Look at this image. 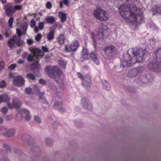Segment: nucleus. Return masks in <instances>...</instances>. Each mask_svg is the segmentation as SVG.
Masks as SVG:
<instances>
[{
	"label": "nucleus",
	"instance_id": "1",
	"mask_svg": "<svg viewBox=\"0 0 161 161\" xmlns=\"http://www.w3.org/2000/svg\"><path fill=\"white\" fill-rule=\"evenodd\" d=\"M119 10L122 17L127 23L137 25L145 22L143 12L133 4H121Z\"/></svg>",
	"mask_w": 161,
	"mask_h": 161
},
{
	"label": "nucleus",
	"instance_id": "2",
	"mask_svg": "<svg viewBox=\"0 0 161 161\" xmlns=\"http://www.w3.org/2000/svg\"><path fill=\"white\" fill-rule=\"evenodd\" d=\"M133 56L131 57L129 54H126L123 56L120 66L123 68L131 66L137 62H140L147 57L148 53L146 49L141 47H135L131 50Z\"/></svg>",
	"mask_w": 161,
	"mask_h": 161
},
{
	"label": "nucleus",
	"instance_id": "3",
	"mask_svg": "<svg viewBox=\"0 0 161 161\" xmlns=\"http://www.w3.org/2000/svg\"><path fill=\"white\" fill-rule=\"evenodd\" d=\"M44 70L49 76L55 80L56 83L62 89H65L64 84L63 81V80L64 77L60 69L57 66L51 67L49 66H47L45 68Z\"/></svg>",
	"mask_w": 161,
	"mask_h": 161
},
{
	"label": "nucleus",
	"instance_id": "4",
	"mask_svg": "<svg viewBox=\"0 0 161 161\" xmlns=\"http://www.w3.org/2000/svg\"><path fill=\"white\" fill-rule=\"evenodd\" d=\"M152 56L155 61L150 62L148 64V69L154 72H161V67L158 63L161 62V47L155 51Z\"/></svg>",
	"mask_w": 161,
	"mask_h": 161
},
{
	"label": "nucleus",
	"instance_id": "5",
	"mask_svg": "<svg viewBox=\"0 0 161 161\" xmlns=\"http://www.w3.org/2000/svg\"><path fill=\"white\" fill-rule=\"evenodd\" d=\"M10 98L8 96L5 94H3L0 95V103L4 102L7 103V105L11 109L13 108H18L20 107L21 105V103L19 101L15 102L14 99L12 101V103L11 104L9 103Z\"/></svg>",
	"mask_w": 161,
	"mask_h": 161
},
{
	"label": "nucleus",
	"instance_id": "6",
	"mask_svg": "<svg viewBox=\"0 0 161 161\" xmlns=\"http://www.w3.org/2000/svg\"><path fill=\"white\" fill-rule=\"evenodd\" d=\"M93 13L95 17L101 21H106L108 19L109 15L104 10L97 9L94 11Z\"/></svg>",
	"mask_w": 161,
	"mask_h": 161
},
{
	"label": "nucleus",
	"instance_id": "7",
	"mask_svg": "<svg viewBox=\"0 0 161 161\" xmlns=\"http://www.w3.org/2000/svg\"><path fill=\"white\" fill-rule=\"evenodd\" d=\"M77 76L78 78L82 81V84L83 86L86 89L89 90L90 88L91 84L92 83L91 77L89 75L85 76L80 72H77Z\"/></svg>",
	"mask_w": 161,
	"mask_h": 161
},
{
	"label": "nucleus",
	"instance_id": "8",
	"mask_svg": "<svg viewBox=\"0 0 161 161\" xmlns=\"http://www.w3.org/2000/svg\"><path fill=\"white\" fill-rule=\"evenodd\" d=\"M23 43L24 41L16 35L13 36L8 41V45L11 49L15 47V44L17 46L20 47Z\"/></svg>",
	"mask_w": 161,
	"mask_h": 161
},
{
	"label": "nucleus",
	"instance_id": "9",
	"mask_svg": "<svg viewBox=\"0 0 161 161\" xmlns=\"http://www.w3.org/2000/svg\"><path fill=\"white\" fill-rule=\"evenodd\" d=\"M107 29V26L102 24L98 29V33L96 35L97 37L99 40L104 38V36H108L109 35Z\"/></svg>",
	"mask_w": 161,
	"mask_h": 161
},
{
	"label": "nucleus",
	"instance_id": "10",
	"mask_svg": "<svg viewBox=\"0 0 161 161\" xmlns=\"http://www.w3.org/2000/svg\"><path fill=\"white\" fill-rule=\"evenodd\" d=\"M3 9L6 16L8 17L13 16L14 14L13 5L11 3H7L3 6Z\"/></svg>",
	"mask_w": 161,
	"mask_h": 161
},
{
	"label": "nucleus",
	"instance_id": "11",
	"mask_svg": "<svg viewBox=\"0 0 161 161\" xmlns=\"http://www.w3.org/2000/svg\"><path fill=\"white\" fill-rule=\"evenodd\" d=\"M103 50L106 55L109 57L113 56L117 52L115 47L112 45H108L104 47Z\"/></svg>",
	"mask_w": 161,
	"mask_h": 161
},
{
	"label": "nucleus",
	"instance_id": "12",
	"mask_svg": "<svg viewBox=\"0 0 161 161\" xmlns=\"http://www.w3.org/2000/svg\"><path fill=\"white\" fill-rule=\"evenodd\" d=\"M24 83V79L22 76L18 75L14 78L13 83L14 85L19 87L23 85Z\"/></svg>",
	"mask_w": 161,
	"mask_h": 161
},
{
	"label": "nucleus",
	"instance_id": "13",
	"mask_svg": "<svg viewBox=\"0 0 161 161\" xmlns=\"http://www.w3.org/2000/svg\"><path fill=\"white\" fill-rule=\"evenodd\" d=\"M31 52L32 53L33 56L35 57V59L39 58V57H42L43 56L42 55V52L41 50L36 48H32L31 49Z\"/></svg>",
	"mask_w": 161,
	"mask_h": 161
},
{
	"label": "nucleus",
	"instance_id": "14",
	"mask_svg": "<svg viewBox=\"0 0 161 161\" xmlns=\"http://www.w3.org/2000/svg\"><path fill=\"white\" fill-rule=\"evenodd\" d=\"M141 73V68L137 67L130 71L128 74V76L130 78L135 77L136 75L140 74Z\"/></svg>",
	"mask_w": 161,
	"mask_h": 161
},
{
	"label": "nucleus",
	"instance_id": "15",
	"mask_svg": "<svg viewBox=\"0 0 161 161\" xmlns=\"http://www.w3.org/2000/svg\"><path fill=\"white\" fill-rule=\"evenodd\" d=\"M79 43L77 40H74L71 42L69 46L70 49L72 52H75L79 47Z\"/></svg>",
	"mask_w": 161,
	"mask_h": 161
},
{
	"label": "nucleus",
	"instance_id": "16",
	"mask_svg": "<svg viewBox=\"0 0 161 161\" xmlns=\"http://www.w3.org/2000/svg\"><path fill=\"white\" fill-rule=\"evenodd\" d=\"M90 56V58L96 64L98 65L99 64L100 61L97 55L94 52L92 51L91 52Z\"/></svg>",
	"mask_w": 161,
	"mask_h": 161
},
{
	"label": "nucleus",
	"instance_id": "17",
	"mask_svg": "<svg viewBox=\"0 0 161 161\" xmlns=\"http://www.w3.org/2000/svg\"><path fill=\"white\" fill-rule=\"evenodd\" d=\"M15 130L13 129H9L8 131L3 134V135L5 137H9L13 136L14 134Z\"/></svg>",
	"mask_w": 161,
	"mask_h": 161
},
{
	"label": "nucleus",
	"instance_id": "18",
	"mask_svg": "<svg viewBox=\"0 0 161 161\" xmlns=\"http://www.w3.org/2000/svg\"><path fill=\"white\" fill-rule=\"evenodd\" d=\"M58 17L60 18V20L62 23H64L67 19L66 14L62 12H58Z\"/></svg>",
	"mask_w": 161,
	"mask_h": 161
},
{
	"label": "nucleus",
	"instance_id": "19",
	"mask_svg": "<svg viewBox=\"0 0 161 161\" xmlns=\"http://www.w3.org/2000/svg\"><path fill=\"white\" fill-rule=\"evenodd\" d=\"M39 60V58L35 60L36 62L33 63L31 65V68L33 69L38 70V69L40 67V65L38 64Z\"/></svg>",
	"mask_w": 161,
	"mask_h": 161
},
{
	"label": "nucleus",
	"instance_id": "20",
	"mask_svg": "<svg viewBox=\"0 0 161 161\" xmlns=\"http://www.w3.org/2000/svg\"><path fill=\"white\" fill-rule=\"evenodd\" d=\"M45 21L49 24H53L55 21V19L53 16H47L46 17Z\"/></svg>",
	"mask_w": 161,
	"mask_h": 161
},
{
	"label": "nucleus",
	"instance_id": "21",
	"mask_svg": "<svg viewBox=\"0 0 161 161\" xmlns=\"http://www.w3.org/2000/svg\"><path fill=\"white\" fill-rule=\"evenodd\" d=\"M153 11L154 14H161V5L159 6H155L154 8H153Z\"/></svg>",
	"mask_w": 161,
	"mask_h": 161
},
{
	"label": "nucleus",
	"instance_id": "22",
	"mask_svg": "<svg viewBox=\"0 0 161 161\" xmlns=\"http://www.w3.org/2000/svg\"><path fill=\"white\" fill-rule=\"evenodd\" d=\"M82 58L84 59H86L88 55V52L87 49L83 48L81 53Z\"/></svg>",
	"mask_w": 161,
	"mask_h": 161
},
{
	"label": "nucleus",
	"instance_id": "23",
	"mask_svg": "<svg viewBox=\"0 0 161 161\" xmlns=\"http://www.w3.org/2000/svg\"><path fill=\"white\" fill-rule=\"evenodd\" d=\"M58 63L62 68L65 69L67 64V61L64 59L58 60Z\"/></svg>",
	"mask_w": 161,
	"mask_h": 161
},
{
	"label": "nucleus",
	"instance_id": "24",
	"mask_svg": "<svg viewBox=\"0 0 161 161\" xmlns=\"http://www.w3.org/2000/svg\"><path fill=\"white\" fill-rule=\"evenodd\" d=\"M54 31L52 30L50 31L47 36V40L50 41L54 38Z\"/></svg>",
	"mask_w": 161,
	"mask_h": 161
},
{
	"label": "nucleus",
	"instance_id": "25",
	"mask_svg": "<svg viewBox=\"0 0 161 161\" xmlns=\"http://www.w3.org/2000/svg\"><path fill=\"white\" fill-rule=\"evenodd\" d=\"M58 42L60 44H63L64 42L65 37L64 36L61 35L58 37Z\"/></svg>",
	"mask_w": 161,
	"mask_h": 161
},
{
	"label": "nucleus",
	"instance_id": "26",
	"mask_svg": "<svg viewBox=\"0 0 161 161\" xmlns=\"http://www.w3.org/2000/svg\"><path fill=\"white\" fill-rule=\"evenodd\" d=\"M27 24L26 23L23 24L21 27V30L22 31V34H25L26 33L27 30Z\"/></svg>",
	"mask_w": 161,
	"mask_h": 161
},
{
	"label": "nucleus",
	"instance_id": "27",
	"mask_svg": "<svg viewBox=\"0 0 161 161\" xmlns=\"http://www.w3.org/2000/svg\"><path fill=\"white\" fill-rule=\"evenodd\" d=\"M23 111L27 114V115L25 117V120L27 121L30 120L31 119V117L29 114L30 113L29 111L28 110L24 108L23 110Z\"/></svg>",
	"mask_w": 161,
	"mask_h": 161
},
{
	"label": "nucleus",
	"instance_id": "28",
	"mask_svg": "<svg viewBox=\"0 0 161 161\" xmlns=\"http://www.w3.org/2000/svg\"><path fill=\"white\" fill-rule=\"evenodd\" d=\"M14 9V13H15L16 11L17 10H21L22 8V5H15L14 6L13 5Z\"/></svg>",
	"mask_w": 161,
	"mask_h": 161
},
{
	"label": "nucleus",
	"instance_id": "29",
	"mask_svg": "<svg viewBox=\"0 0 161 161\" xmlns=\"http://www.w3.org/2000/svg\"><path fill=\"white\" fill-rule=\"evenodd\" d=\"M63 104V103L61 102H55L53 107L55 109H57V108L58 107H60Z\"/></svg>",
	"mask_w": 161,
	"mask_h": 161
},
{
	"label": "nucleus",
	"instance_id": "30",
	"mask_svg": "<svg viewBox=\"0 0 161 161\" xmlns=\"http://www.w3.org/2000/svg\"><path fill=\"white\" fill-rule=\"evenodd\" d=\"M9 17L10 18L8 20V23L9 27L11 28H12L13 27V22L14 19L12 16Z\"/></svg>",
	"mask_w": 161,
	"mask_h": 161
},
{
	"label": "nucleus",
	"instance_id": "31",
	"mask_svg": "<svg viewBox=\"0 0 161 161\" xmlns=\"http://www.w3.org/2000/svg\"><path fill=\"white\" fill-rule=\"evenodd\" d=\"M35 57L33 56V55H32L31 54H29L28 55L27 57V60L28 61L30 62H32L33 60H35L34 59Z\"/></svg>",
	"mask_w": 161,
	"mask_h": 161
},
{
	"label": "nucleus",
	"instance_id": "32",
	"mask_svg": "<svg viewBox=\"0 0 161 161\" xmlns=\"http://www.w3.org/2000/svg\"><path fill=\"white\" fill-rule=\"evenodd\" d=\"M26 76L31 80H35V77L32 74H28L26 75Z\"/></svg>",
	"mask_w": 161,
	"mask_h": 161
},
{
	"label": "nucleus",
	"instance_id": "33",
	"mask_svg": "<svg viewBox=\"0 0 161 161\" xmlns=\"http://www.w3.org/2000/svg\"><path fill=\"white\" fill-rule=\"evenodd\" d=\"M91 37L93 40L94 43V46L95 47H96V40L95 39V35L93 32H91Z\"/></svg>",
	"mask_w": 161,
	"mask_h": 161
},
{
	"label": "nucleus",
	"instance_id": "34",
	"mask_svg": "<svg viewBox=\"0 0 161 161\" xmlns=\"http://www.w3.org/2000/svg\"><path fill=\"white\" fill-rule=\"evenodd\" d=\"M6 85V83L4 80H2L0 82V88H3L5 87Z\"/></svg>",
	"mask_w": 161,
	"mask_h": 161
},
{
	"label": "nucleus",
	"instance_id": "35",
	"mask_svg": "<svg viewBox=\"0 0 161 161\" xmlns=\"http://www.w3.org/2000/svg\"><path fill=\"white\" fill-rule=\"evenodd\" d=\"M103 87H104L105 88H106L107 89L109 90L110 89L109 87V84L107 81H105L104 82V84H103Z\"/></svg>",
	"mask_w": 161,
	"mask_h": 161
},
{
	"label": "nucleus",
	"instance_id": "36",
	"mask_svg": "<svg viewBox=\"0 0 161 161\" xmlns=\"http://www.w3.org/2000/svg\"><path fill=\"white\" fill-rule=\"evenodd\" d=\"M7 37H9L10 36V30L9 29L6 30L4 33Z\"/></svg>",
	"mask_w": 161,
	"mask_h": 161
},
{
	"label": "nucleus",
	"instance_id": "37",
	"mask_svg": "<svg viewBox=\"0 0 161 161\" xmlns=\"http://www.w3.org/2000/svg\"><path fill=\"white\" fill-rule=\"evenodd\" d=\"M38 27L40 30H42L44 28V23L42 22L39 23Z\"/></svg>",
	"mask_w": 161,
	"mask_h": 161
},
{
	"label": "nucleus",
	"instance_id": "38",
	"mask_svg": "<svg viewBox=\"0 0 161 161\" xmlns=\"http://www.w3.org/2000/svg\"><path fill=\"white\" fill-rule=\"evenodd\" d=\"M16 34L18 37H20L22 35H24V34H22V32H21L20 30L19 29H17Z\"/></svg>",
	"mask_w": 161,
	"mask_h": 161
},
{
	"label": "nucleus",
	"instance_id": "39",
	"mask_svg": "<svg viewBox=\"0 0 161 161\" xmlns=\"http://www.w3.org/2000/svg\"><path fill=\"white\" fill-rule=\"evenodd\" d=\"M16 67V64H11L8 66V68L11 70H13Z\"/></svg>",
	"mask_w": 161,
	"mask_h": 161
},
{
	"label": "nucleus",
	"instance_id": "40",
	"mask_svg": "<svg viewBox=\"0 0 161 161\" xmlns=\"http://www.w3.org/2000/svg\"><path fill=\"white\" fill-rule=\"evenodd\" d=\"M25 92L28 94H31L32 92L31 89L30 87L26 88L25 89Z\"/></svg>",
	"mask_w": 161,
	"mask_h": 161
},
{
	"label": "nucleus",
	"instance_id": "41",
	"mask_svg": "<svg viewBox=\"0 0 161 161\" xmlns=\"http://www.w3.org/2000/svg\"><path fill=\"white\" fill-rule=\"evenodd\" d=\"M42 38V35L40 34H38L37 36L35 37L36 40L38 41L39 42L40 41L41 38Z\"/></svg>",
	"mask_w": 161,
	"mask_h": 161
},
{
	"label": "nucleus",
	"instance_id": "42",
	"mask_svg": "<svg viewBox=\"0 0 161 161\" xmlns=\"http://www.w3.org/2000/svg\"><path fill=\"white\" fill-rule=\"evenodd\" d=\"M1 111L3 114H5L8 112V109L6 107H4L2 108Z\"/></svg>",
	"mask_w": 161,
	"mask_h": 161
},
{
	"label": "nucleus",
	"instance_id": "43",
	"mask_svg": "<svg viewBox=\"0 0 161 161\" xmlns=\"http://www.w3.org/2000/svg\"><path fill=\"white\" fill-rule=\"evenodd\" d=\"M52 4L51 3L49 2H47L46 4V7L47 8H51L52 7Z\"/></svg>",
	"mask_w": 161,
	"mask_h": 161
},
{
	"label": "nucleus",
	"instance_id": "44",
	"mask_svg": "<svg viewBox=\"0 0 161 161\" xmlns=\"http://www.w3.org/2000/svg\"><path fill=\"white\" fill-rule=\"evenodd\" d=\"M34 119L36 122L38 123H40L41 122V119L38 116H35L34 117Z\"/></svg>",
	"mask_w": 161,
	"mask_h": 161
},
{
	"label": "nucleus",
	"instance_id": "45",
	"mask_svg": "<svg viewBox=\"0 0 161 161\" xmlns=\"http://www.w3.org/2000/svg\"><path fill=\"white\" fill-rule=\"evenodd\" d=\"M36 25V22L32 19L31 21V28L34 27Z\"/></svg>",
	"mask_w": 161,
	"mask_h": 161
},
{
	"label": "nucleus",
	"instance_id": "46",
	"mask_svg": "<svg viewBox=\"0 0 161 161\" xmlns=\"http://www.w3.org/2000/svg\"><path fill=\"white\" fill-rule=\"evenodd\" d=\"M39 82L42 85H45L46 84V81L45 80L42 79H40L39 80Z\"/></svg>",
	"mask_w": 161,
	"mask_h": 161
},
{
	"label": "nucleus",
	"instance_id": "47",
	"mask_svg": "<svg viewBox=\"0 0 161 161\" xmlns=\"http://www.w3.org/2000/svg\"><path fill=\"white\" fill-rule=\"evenodd\" d=\"M4 67V63L3 61L0 62V70L3 69Z\"/></svg>",
	"mask_w": 161,
	"mask_h": 161
},
{
	"label": "nucleus",
	"instance_id": "48",
	"mask_svg": "<svg viewBox=\"0 0 161 161\" xmlns=\"http://www.w3.org/2000/svg\"><path fill=\"white\" fill-rule=\"evenodd\" d=\"M42 49L44 52H47L48 51V49L45 46H42Z\"/></svg>",
	"mask_w": 161,
	"mask_h": 161
},
{
	"label": "nucleus",
	"instance_id": "49",
	"mask_svg": "<svg viewBox=\"0 0 161 161\" xmlns=\"http://www.w3.org/2000/svg\"><path fill=\"white\" fill-rule=\"evenodd\" d=\"M27 43L28 45H31L33 43V41L32 39H30L27 40Z\"/></svg>",
	"mask_w": 161,
	"mask_h": 161
},
{
	"label": "nucleus",
	"instance_id": "50",
	"mask_svg": "<svg viewBox=\"0 0 161 161\" xmlns=\"http://www.w3.org/2000/svg\"><path fill=\"white\" fill-rule=\"evenodd\" d=\"M3 147L4 148H6L7 150H10V148L9 146L6 144H3Z\"/></svg>",
	"mask_w": 161,
	"mask_h": 161
},
{
	"label": "nucleus",
	"instance_id": "51",
	"mask_svg": "<svg viewBox=\"0 0 161 161\" xmlns=\"http://www.w3.org/2000/svg\"><path fill=\"white\" fill-rule=\"evenodd\" d=\"M12 116L11 115L5 117V119L7 121H9L12 119Z\"/></svg>",
	"mask_w": 161,
	"mask_h": 161
},
{
	"label": "nucleus",
	"instance_id": "52",
	"mask_svg": "<svg viewBox=\"0 0 161 161\" xmlns=\"http://www.w3.org/2000/svg\"><path fill=\"white\" fill-rule=\"evenodd\" d=\"M64 50L65 51L67 52H69L71 51L70 49H69L67 45L65 46Z\"/></svg>",
	"mask_w": 161,
	"mask_h": 161
},
{
	"label": "nucleus",
	"instance_id": "53",
	"mask_svg": "<svg viewBox=\"0 0 161 161\" xmlns=\"http://www.w3.org/2000/svg\"><path fill=\"white\" fill-rule=\"evenodd\" d=\"M63 3L65 5L67 6H68L69 4L68 0H64Z\"/></svg>",
	"mask_w": 161,
	"mask_h": 161
},
{
	"label": "nucleus",
	"instance_id": "54",
	"mask_svg": "<svg viewBox=\"0 0 161 161\" xmlns=\"http://www.w3.org/2000/svg\"><path fill=\"white\" fill-rule=\"evenodd\" d=\"M27 55V52L24 53L22 54V58L23 59L25 58H26Z\"/></svg>",
	"mask_w": 161,
	"mask_h": 161
},
{
	"label": "nucleus",
	"instance_id": "55",
	"mask_svg": "<svg viewBox=\"0 0 161 161\" xmlns=\"http://www.w3.org/2000/svg\"><path fill=\"white\" fill-rule=\"evenodd\" d=\"M24 62V61L23 60H20L18 62V63L19 64H22Z\"/></svg>",
	"mask_w": 161,
	"mask_h": 161
},
{
	"label": "nucleus",
	"instance_id": "56",
	"mask_svg": "<svg viewBox=\"0 0 161 161\" xmlns=\"http://www.w3.org/2000/svg\"><path fill=\"white\" fill-rule=\"evenodd\" d=\"M56 95L59 97H60L62 96V93L60 92H58L56 93Z\"/></svg>",
	"mask_w": 161,
	"mask_h": 161
},
{
	"label": "nucleus",
	"instance_id": "57",
	"mask_svg": "<svg viewBox=\"0 0 161 161\" xmlns=\"http://www.w3.org/2000/svg\"><path fill=\"white\" fill-rule=\"evenodd\" d=\"M39 27H38L36 26L34 28V31L35 32L37 33V32L39 31Z\"/></svg>",
	"mask_w": 161,
	"mask_h": 161
},
{
	"label": "nucleus",
	"instance_id": "58",
	"mask_svg": "<svg viewBox=\"0 0 161 161\" xmlns=\"http://www.w3.org/2000/svg\"><path fill=\"white\" fill-rule=\"evenodd\" d=\"M63 2L62 1H61L59 3V7L61 8H62L63 7Z\"/></svg>",
	"mask_w": 161,
	"mask_h": 161
},
{
	"label": "nucleus",
	"instance_id": "59",
	"mask_svg": "<svg viewBox=\"0 0 161 161\" xmlns=\"http://www.w3.org/2000/svg\"><path fill=\"white\" fill-rule=\"evenodd\" d=\"M41 102L43 103L46 104H47L48 103L47 101H46L45 99H42Z\"/></svg>",
	"mask_w": 161,
	"mask_h": 161
},
{
	"label": "nucleus",
	"instance_id": "60",
	"mask_svg": "<svg viewBox=\"0 0 161 161\" xmlns=\"http://www.w3.org/2000/svg\"><path fill=\"white\" fill-rule=\"evenodd\" d=\"M59 110L60 112H63L64 111V109L63 108H60L59 109Z\"/></svg>",
	"mask_w": 161,
	"mask_h": 161
},
{
	"label": "nucleus",
	"instance_id": "61",
	"mask_svg": "<svg viewBox=\"0 0 161 161\" xmlns=\"http://www.w3.org/2000/svg\"><path fill=\"white\" fill-rule=\"evenodd\" d=\"M43 93H41L40 94L39 96V99H43L42 98V97L43 96Z\"/></svg>",
	"mask_w": 161,
	"mask_h": 161
},
{
	"label": "nucleus",
	"instance_id": "62",
	"mask_svg": "<svg viewBox=\"0 0 161 161\" xmlns=\"http://www.w3.org/2000/svg\"><path fill=\"white\" fill-rule=\"evenodd\" d=\"M0 1L3 4L5 3L6 2V0H0Z\"/></svg>",
	"mask_w": 161,
	"mask_h": 161
},
{
	"label": "nucleus",
	"instance_id": "63",
	"mask_svg": "<svg viewBox=\"0 0 161 161\" xmlns=\"http://www.w3.org/2000/svg\"><path fill=\"white\" fill-rule=\"evenodd\" d=\"M3 122V119L1 117H0V124H2Z\"/></svg>",
	"mask_w": 161,
	"mask_h": 161
},
{
	"label": "nucleus",
	"instance_id": "64",
	"mask_svg": "<svg viewBox=\"0 0 161 161\" xmlns=\"http://www.w3.org/2000/svg\"><path fill=\"white\" fill-rule=\"evenodd\" d=\"M48 86L50 89H51L52 88V84H51V83H50L48 84Z\"/></svg>",
	"mask_w": 161,
	"mask_h": 161
}]
</instances>
